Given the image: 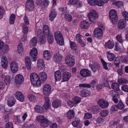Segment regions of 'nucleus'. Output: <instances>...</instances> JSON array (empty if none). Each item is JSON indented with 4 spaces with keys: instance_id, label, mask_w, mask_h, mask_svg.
<instances>
[{
    "instance_id": "4c0bfd02",
    "label": "nucleus",
    "mask_w": 128,
    "mask_h": 128,
    "mask_svg": "<svg viewBox=\"0 0 128 128\" xmlns=\"http://www.w3.org/2000/svg\"><path fill=\"white\" fill-rule=\"evenodd\" d=\"M112 92L114 94L112 100L115 103H116L118 102V100L117 98L118 95V93L114 90H112Z\"/></svg>"
},
{
    "instance_id": "a18cd8bd",
    "label": "nucleus",
    "mask_w": 128,
    "mask_h": 128,
    "mask_svg": "<svg viewBox=\"0 0 128 128\" xmlns=\"http://www.w3.org/2000/svg\"><path fill=\"white\" fill-rule=\"evenodd\" d=\"M4 76L5 77L4 79V81L5 84L7 85L9 84L10 81V78L8 75L6 73H5L4 74Z\"/></svg>"
},
{
    "instance_id": "79ce46f5",
    "label": "nucleus",
    "mask_w": 128,
    "mask_h": 128,
    "mask_svg": "<svg viewBox=\"0 0 128 128\" xmlns=\"http://www.w3.org/2000/svg\"><path fill=\"white\" fill-rule=\"evenodd\" d=\"M112 88L114 90L117 91H118L120 90L119 85L116 83H114L112 85Z\"/></svg>"
},
{
    "instance_id": "b1692460",
    "label": "nucleus",
    "mask_w": 128,
    "mask_h": 128,
    "mask_svg": "<svg viewBox=\"0 0 128 128\" xmlns=\"http://www.w3.org/2000/svg\"><path fill=\"white\" fill-rule=\"evenodd\" d=\"M43 55L44 58L46 60H49L51 58V53L48 50H44L43 52Z\"/></svg>"
},
{
    "instance_id": "69168bd1",
    "label": "nucleus",
    "mask_w": 128,
    "mask_h": 128,
    "mask_svg": "<svg viewBox=\"0 0 128 128\" xmlns=\"http://www.w3.org/2000/svg\"><path fill=\"white\" fill-rule=\"evenodd\" d=\"M28 97L30 102L32 101V90H29L28 92Z\"/></svg>"
},
{
    "instance_id": "f03ea898",
    "label": "nucleus",
    "mask_w": 128,
    "mask_h": 128,
    "mask_svg": "<svg viewBox=\"0 0 128 128\" xmlns=\"http://www.w3.org/2000/svg\"><path fill=\"white\" fill-rule=\"evenodd\" d=\"M54 37L57 43L61 46L63 45L64 44L63 36L61 32L57 31L54 33Z\"/></svg>"
},
{
    "instance_id": "de8ad7c7",
    "label": "nucleus",
    "mask_w": 128,
    "mask_h": 128,
    "mask_svg": "<svg viewBox=\"0 0 128 128\" xmlns=\"http://www.w3.org/2000/svg\"><path fill=\"white\" fill-rule=\"evenodd\" d=\"M18 51L20 54H22L24 51V49L22 47V43H20L18 46Z\"/></svg>"
},
{
    "instance_id": "49530a36",
    "label": "nucleus",
    "mask_w": 128,
    "mask_h": 128,
    "mask_svg": "<svg viewBox=\"0 0 128 128\" xmlns=\"http://www.w3.org/2000/svg\"><path fill=\"white\" fill-rule=\"evenodd\" d=\"M128 80L124 78L119 79L118 80V82L120 84H123L127 83Z\"/></svg>"
},
{
    "instance_id": "ea45409f",
    "label": "nucleus",
    "mask_w": 128,
    "mask_h": 128,
    "mask_svg": "<svg viewBox=\"0 0 128 128\" xmlns=\"http://www.w3.org/2000/svg\"><path fill=\"white\" fill-rule=\"evenodd\" d=\"M16 18V16L14 14H12L10 18L9 23L11 24H12L14 23V22Z\"/></svg>"
},
{
    "instance_id": "0eeeda50",
    "label": "nucleus",
    "mask_w": 128,
    "mask_h": 128,
    "mask_svg": "<svg viewBox=\"0 0 128 128\" xmlns=\"http://www.w3.org/2000/svg\"><path fill=\"white\" fill-rule=\"evenodd\" d=\"M51 90L52 88L50 84H45L43 88V94L45 95L48 96L51 93Z\"/></svg>"
},
{
    "instance_id": "e433bc0d",
    "label": "nucleus",
    "mask_w": 128,
    "mask_h": 128,
    "mask_svg": "<svg viewBox=\"0 0 128 128\" xmlns=\"http://www.w3.org/2000/svg\"><path fill=\"white\" fill-rule=\"evenodd\" d=\"M61 105V102L59 100H55L53 101L52 103V106L55 108H57L60 106Z\"/></svg>"
},
{
    "instance_id": "412c9836",
    "label": "nucleus",
    "mask_w": 128,
    "mask_h": 128,
    "mask_svg": "<svg viewBox=\"0 0 128 128\" xmlns=\"http://www.w3.org/2000/svg\"><path fill=\"white\" fill-rule=\"evenodd\" d=\"M126 25V21L124 19H122L119 20L118 23V27L120 29L124 28Z\"/></svg>"
},
{
    "instance_id": "aec40b11",
    "label": "nucleus",
    "mask_w": 128,
    "mask_h": 128,
    "mask_svg": "<svg viewBox=\"0 0 128 128\" xmlns=\"http://www.w3.org/2000/svg\"><path fill=\"white\" fill-rule=\"evenodd\" d=\"M8 61L7 58L5 56H3L1 60V65L4 68H6L8 66Z\"/></svg>"
},
{
    "instance_id": "c9c22d12",
    "label": "nucleus",
    "mask_w": 128,
    "mask_h": 128,
    "mask_svg": "<svg viewBox=\"0 0 128 128\" xmlns=\"http://www.w3.org/2000/svg\"><path fill=\"white\" fill-rule=\"evenodd\" d=\"M89 112H97L99 111V108L98 106H94L88 109Z\"/></svg>"
},
{
    "instance_id": "2eb2a0df",
    "label": "nucleus",
    "mask_w": 128,
    "mask_h": 128,
    "mask_svg": "<svg viewBox=\"0 0 128 128\" xmlns=\"http://www.w3.org/2000/svg\"><path fill=\"white\" fill-rule=\"evenodd\" d=\"M62 58V55L58 52L55 54L53 56L54 60L56 62L59 63L61 62Z\"/></svg>"
},
{
    "instance_id": "0e129e2a",
    "label": "nucleus",
    "mask_w": 128,
    "mask_h": 128,
    "mask_svg": "<svg viewBox=\"0 0 128 128\" xmlns=\"http://www.w3.org/2000/svg\"><path fill=\"white\" fill-rule=\"evenodd\" d=\"M96 5L99 6H102L104 5L102 0H96Z\"/></svg>"
},
{
    "instance_id": "39448f33",
    "label": "nucleus",
    "mask_w": 128,
    "mask_h": 128,
    "mask_svg": "<svg viewBox=\"0 0 128 128\" xmlns=\"http://www.w3.org/2000/svg\"><path fill=\"white\" fill-rule=\"evenodd\" d=\"M65 62L68 66H74L75 63L74 57L70 55H68L66 57Z\"/></svg>"
},
{
    "instance_id": "6e6d98bb",
    "label": "nucleus",
    "mask_w": 128,
    "mask_h": 128,
    "mask_svg": "<svg viewBox=\"0 0 128 128\" xmlns=\"http://www.w3.org/2000/svg\"><path fill=\"white\" fill-rule=\"evenodd\" d=\"M70 45L72 49L75 50H76L77 48V45L74 42H72L70 41Z\"/></svg>"
},
{
    "instance_id": "680f3d73",
    "label": "nucleus",
    "mask_w": 128,
    "mask_h": 128,
    "mask_svg": "<svg viewBox=\"0 0 128 128\" xmlns=\"http://www.w3.org/2000/svg\"><path fill=\"white\" fill-rule=\"evenodd\" d=\"M28 32V29L27 26L26 25H24L23 26L22 32L25 34H27Z\"/></svg>"
},
{
    "instance_id": "6e6552de",
    "label": "nucleus",
    "mask_w": 128,
    "mask_h": 128,
    "mask_svg": "<svg viewBox=\"0 0 128 128\" xmlns=\"http://www.w3.org/2000/svg\"><path fill=\"white\" fill-rule=\"evenodd\" d=\"M68 4L72 5L76 8H80L82 6V2L79 0H70Z\"/></svg>"
},
{
    "instance_id": "72a5a7b5",
    "label": "nucleus",
    "mask_w": 128,
    "mask_h": 128,
    "mask_svg": "<svg viewBox=\"0 0 128 128\" xmlns=\"http://www.w3.org/2000/svg\"><path fill=\"white\" fill-rule=\"evenodd\" d=\"M90 94V92L86 90H84L80 92V95L81 96H88Z\"/></svg>"
},
{
    "instance_id": "a211bd4d",
    "label": "nucleus",
    "mask_w": 128,
    "mask_h": 128,
    "mask_svg": "<svg viewBox=\"0 0 128 128\" xmlns=\"http://www.w3.org/2000/svg\"><path fill=\"white\" fill-rule=\"evenodd\" d=\"M82 36L79 34H77L76 36V41L79 42L83 47L85 46L86 45V43L83 41L81 39Z\"/></svg>"
},
{
    "instance_id": "4d7b16f0",
    "label": "nucleus",
    "mask_w": 128,
    "mask_h": 128,
    "mask_svg": "<svg viewBox=\"0 0 128 128\" xmlns=\"http://www.w3.org/2000/svg\"><path fill=\"white\" fill-rule=\"evenodd\" d=\"M118 110H122L124 108V104L121 102L120 101L117 105Z\"/></svg>"
},
{
    "instance_id": "dca6fc26",
    "label": "nucleus",
    "mask_w": 128,
    "mask_h": 128,
    "mask_svg": "<svg viewBox=\"0 0 128 128\" xmlns=\"http://www.w3.org/2000/svg\"><path fill=\"white\" fill-rule=\"evenodd\" d=\"M72 124L74 127H76V128H81L83 124L78 118H76L75 120L72 122Z\"/></svg>"
},
{
    "instance_id": "ddd939ff",
    "label": "nucleus",
    "mask_w": 128,
    "mask_h": 128,
    "mask_svg": "<svg viewBox=\"0 0 128 128\" xmlns=\"http://www.w3.org/2000/svg\"><path fill=\"white\" fill-rule=\"evenodd\" d=\"M14 96L20 102H23L24 100V96L22 93L21 92H16L14 94Z\"/></svg>"
},
{
    "instance_id": "20e7f679",
    "label": "nucleus",
    "mask_w": 128,
    "mask_h": 128,
    "mask_svg": "<svg viewBox=\"0 0 128 128\" xmlns=\"http://www.w3.org/2000/svg\"><path fill=\"white\" fill-rule=\"evenodd\" d=\"M109 17L111 21L113 23L116 22L118 20V16L116 11L114 9H112L110 11Z\"/></svg>"
},
{
    "instance_id": "864d4df0",
    "label": "nucleus",
    "mask_w": 128,
    "mask_h": 128,
    "mask_svg": "<svg viewBox=\"0 0 128 128\" xmlns=\"http://www.w3.org/2000/svg\"><path fill=\"white\" fill-rule=\"evenodd\" d=\"M66 116L70 120L74 118L75 116L74 112H66Z\"/></svg>"
},
{
    "instance_id": "774afa93",
    "label": "nucleus",
    "mask_w": 128,
    "mask_h": 128,
    "mask_svg": "<svg viewBox=\"0 0 128 128\" xmlns=\"http://www.w3.org/2000/svg\"><path fill=\"white\" fill-rule=\"evenodd\" d=\"M121 88L122 90L126 92H128V86L127 85H124L122 86Z\"/></svg>"
},
{
    "instance_id": "9d476101",
    "label": "nucleus",
    "mask_w": 128,
    "mask_h": 128,
    "mask_svg": "<svg viewBox=\"0 0 128 128\" xmlns=\"http://www.w3.org/2000/svg\"><path fill=\"white\" fill-rule=\"evenodd\" d=\"M94 33L95 36L100 38L103 36V31L100 28H95L94 30Z\"/></svg>"
},
{
    "instance_id": "5fc2aeb1",
    "label": "nucleus",
    "mask_w": 128,
    "mask_h": 128,
    "mask_svg": "<svg viewBox=\"0 0 128 128\" xmlns=\"http://www.w3.org/2000/svg\"><path fill=\"white\" fill-rule=\"evenodd\" d=\"M120 58V56H118L114 60V63L116 66H118L120 64L121 61Z\"/></svg>"
},
{
    "instance_id": "4468645a",
    "label": "nucleus",
    "mask_w": 128,
    "mask_h": 128,
    "mask_svg": "<svg viewBox=\"0 0 128 128\" xmlns=\"http://www.w3.org/2000/svg\"><path fill=\"white\" fill-rule=\"evenodd\" d=\"M10 68L12 72L16 73L18 71V64L15 62H12L10 64Z\"/></svg>"
},
{
    "instance_id": "8fccbe9b",
    "label": "nucleus",
    "mask_w": 128,
    "mask_h": 128,
    "mask_svg": "<svg viewBox=\"0 0 128 128\" xmlns=\"http://www.w3.org/2000/svg\"><path fill=\"white\" fill-rule=\"evenodd\" d=\"M120 60L122 62L124 63L128 64V56H120Z\"/></svg>"
},
{
    "instance_id": "37998d69",
    "label": "nucleus",
    "mask_w": 128,
    "mask_h": 128,
    "mask_svg": "<svg viewBox=\"0 0 128 128\" xmlns=\"http://www.w3.org/2000/svg\"><path fill=\"white\" fill-rule=\"evenodd\" d=\"M112 4L119 8H120L123 6V3L120 1L114 2H113Z\"/></svg>"
},
{
    "instance_id": "5701e85b",
    "label": "nucleus",
    "mask_w": 128,
    "mask_h": 128,
    "mask_svg": "<svg viewBox=\"0 0 128 128\" xmlns=\"http://www.w3.org/2000/svg\"><path fill=\"white\" fill-rule=\"evenodd\" d=\"M114 44V42L109 40L106 43L105 46L106 48L112 49L113 48Z\"/></svg>"
},
{
    "instance_id": "1a4fd4ad",
    "label": "nucleus",
    "mask_w": 128,
    "mask_h": 128,
    "mask_svg": "<svg viewBox=\"0 0 128 128\" xmlns=\"http://www.w3.org/2000/svg\"><path fill=\"white\" fill-rule=\"evenodd\" d=\"M98 104L101 108H107L109 105L108 101L104 99L99 100L98 102Z\"/></svg>"
},
{
    "instance_id": "f8f14e48",
    "label": "nucleus",
    "mask_w": 128,
    "mask_h": 128,
    "mask_svg": "<svg viewBox=\"0 0 128 128\" xmlns=\"http://www.w3.org/2000/svg\"><path fill=\"white\" fill-rule=\"evenodd\" d=\"M45 65L43 59H39L37 60V67L40 70H42L45 69Z\"/></svg>"
},
{
    "instance_id": "473e14b6",
    "label": "nucleus",
    "mask_w": 128,
    "mask_h": 128,
    "mask_svg": "<svg viewBox=\"0 0 128 128\" xmlns=\"http://www.w3.org/2000/svg\"><path fill=\"white\" fill-rule=\"evenodd\" d=\"M49 27L48 25L44 24L43 27V33L45 35L50 34Z\"/></svg>"
},
{
    "instance_id": "338daca9",
    "label": "nucleus",
    "mask_w": 128,
    "mask_h": 128,
    "mask_svg": "<svg viewBox=\"0 0 128 128\" xmlns=\"http://www.w3.org/2000/svg\"><path fill=\"white\" fill-rule=\"evenodd\" d=\"M123 66L122 65L120 66V68L118 69L117 70L118 74L119 75L122 76L123 74Z\"/></svg>"
},
{
    "instance_id": "c756f323",
    "label": "nucleus",
    "mask_w": 128,
    "mask_h": 128,
    "mask_svg": "<svg viewBox=\"0 0 128 128\" xmlns=\"http://www.w3.org/2000/svg\"><path fill=\"white\" fill-rule=\"evenodd\" d=\"M32 0H28L26 2V9L29 11L32 9Z\"/></svg>"
},
{
    "instance_id": "c85d7f7f",
    "label": "nucleus",
    "mask_w": 128,
    "mask_h": 128,
    "mask_svg": "<svg viewBox=\"0 0 128 128\" xmlns=\"http://www.w3.org/2000/svg\"><path fill=\"white\" fill-rule=\"evenodd\" d=\"M62 74L58 70L55 72L54 74L55 79L56 81H59L62 78Z\"/></svg>"
},
{
    "instance_id": "bf43d9fd",
    "label": "nucleus",
    "mask_w": 128,
    "mask_h": 128,
    "mask_svg": "<svg viewBox=\"0 0 128 128\" xmlns=\"http://www.w3.org/2000/svg\"><path fill=\"white\" fill-rule=\"evenodd\" d=\"M116 40L120 43H122L124 40L122 39L121 35H118L116 36Z\"/></svg>"
},
{
    "instance_id": "423d86ee",
    "label": "nucleus",
    "mask_w": 128,
    "mask_h": 128,
    "mask_svg": "<svg viewBox=\"0 0 128 128\" xmlns=\"http://www.w3.org/2000/svg\"><path fill=\"white\" fill-rule=\"evenodd\" d=\"M80 74L82 76L86 77L91 76L92 75V72L90 70L84 68L81 70Z\"/></svg>"
},
{
    "instance_id": "a19ab883",
    "label": "nucleus",
    "mask_w": 128,
    "mask_h": 128,
    "mask_svg": "<svg viewBox=\"0 0 128 128\" xmlns=\"http://www.w3.org/2000/svg\"><path fill=\"white\" fill-rule=\"evenodd\" d=\"M50 124L49 121L48 119H47L44 122H41L40 126L42 127L45 128L48 126Z\"/></svg>"
},
{
    "instance_id": "13d9d810",
    "label": "nucleus",
    "mask_w": 128,
    "mask_h": 128,
    "mask_svg": "<svg viewBox=\"0 0 128 128\" xmlns=\"http://www.w3.org/2000/svg\"><path fill=\"white\" fill-rule=\"evenodd\" d=\"M104 120V117L101 116H99L96 120V122L99 124L102 123Z\"/></svg>"
},
{
    "instance_id": "bb28decb",
    "label": "nucleus",
    "mask_w": 128,
    "mask_h": 128,
    "mask_svg": "<svg viewBox=\"0 0 128 128\" xmlns=\"http://www.w3.org/2000/svg\"><path fill=\"white\" fill-rule=\"evenodd\" d=\"M32 61H35L37 60L38 52L37 48H32Z\"/></svg>"
},
{
    "instance_id": "c03bdc74",
    "label": "nucleus",
    "mask_w": 128,
    "mask_h": 128,
    "mask_svg": "<svg viewBox=\"0 0 128 128\" xmlns=\"http://www.w3.org/2000/svg\"><path fill=\"white\" fill-rule=\"evenodd\" d=\"M36 119L38 122H44L47 119L44 116L42 115L38 116L37 117Z\"/></svg>"
},
{
    "instance_id": "f257e3e1",
    "label": "nucleus",
    "mask_w": 128,
    "mask_h": 128,
    "mask_svg": "<svg viewBox=\"0 0 128 128\" xmlns=\"http://www.w3.org/2000/svg\"><path fill=\"white\" fill-rule=\"evenodd\" d=\"M59 11L61 12L62 16H63L66 20L68 22H70L72 19V16L68 14L66 8L61 7L59 8Z\"/></svg>"
},
{
    "instance_id": "f704fd0d",
    "label": "nucleus",
    "mask_w": 128,
    "mask_h": 128,
    "mask_svg": "<svg viewBox=\"0 0 128 128\" xmlns=\"http://www.w3.org/2000/svg\"><path fill=\"white\" fill-rule=\"evenodd\" d=\"M46 102L44 105V107L46 109H48L51 106V104L48 98H45Z\"/></svg>"
},
{
    "instance_id": "e2e57ef3",
    "label": "nucleus",
    "mask_w": 128,
    "mask_h": 128,
    "mask_svg": "<svg viewBox=\"0 0 128 128\" xmlns=\"http://www.w3.org/2000/svg\"><path fill=\"white\" fill-rule=\"evenodd\" d=\"M101 60L104 68L106 70H108V68L107 66V63L106 62L102 59H101Z\"/></svg>"
},
{
    "instance_id": "2f4dec72",
    "label": "nucleus",
    "mask_w": 128,
    "mask_h": 128,
    "mask_svg": "<svg viewBox=\"0 0 128 128\" xmlns=\"http://www.w3.org/2000/svg\"><path fill=\"white\" fill-rule=\"evenodd\" d=\"M81 27L84 29H86L88 28L90 24L86 20H84L81 23Z\"/></svg>"
},
{
    "instance_id": "603ef678",
    "label": "nucleus",
    "mask_w": 128,
    "mask_h": 128,
    "mask_svg": "<svg viewBox=\"0 0 128 128\" xmlns=\"http://www.w3.org/2000/svg\"><path fill=\"white\" fill-rule=\"evenodd\" d=\"M81 100L80 97L77 96H76L72 99V101L74 102L75 104H77L80 102Z\"/></svg>"
},
{
    "instance_id": "052dcab7",
    "label": "nucleus",
    "mask_w": 128,
    "mask_h": 128,
    "mask_svg": "<svg viewBox=\"0 0 128 128\" xmlns=\"http://www.w3.org/2000/svg\"><path fill=\"white\" fill-rule=\"evenodd\" d=\"M123 16L125 18V20L126 21H128V12L124 11L122 13Z\"/></svg>"
},
{
    "instance_id": "a878e982",
    "label": "nucleus",
    "mask_w": 128,
    "mask_h": 128,
    "mask_svg": "<svg viewBox=\"0 0 128 128\" xmlns=\"http://www.w3.org/2000/svg\"><path fill=\"white\" fill-rule=\"evenodd\" d=\"M107 53L106 56L108 60L110 61L113 60L116 57V55L110 52H108Z\"/></svg>"
},
{
    "instance_id": "09e8293b",
    "label": "nucleus",
    "mask_w": 128,
    "mask_h": 128,
    "mask_svg": "<svg viewBox=\"0 0 128 128\" xmlns=\"http://www.w3.org/2000/svg\"><path fill=\"white\" fill-rule=\"evenodd\" d=\"M46 35L43 36L41 38H40L39 41L40 44H43L46 42Z\"/></svg>"
},
{
    "instance_id": "3c124183",
    "label": "nucleus",
    "mask_w": 128,
    "mask_h": 128,
    "mask_svg": "<svg viewBox=\"0 0 128 128\" xmlns=\"http://www.w3.org/2000/svg\"><path fill=\"white\" fill-rule=\"evenodd\" d=\"M34 109L37 112H43L44 111V109L40 106L36 105L34 107Z\"/></svg>"
},
{
    "instance_id": "7c9ffc66",
    "label": "nucleus",
    "mask_w": 128,
    "mask_h": 128,
    "mask_svg": "<svg viewBox=\"0 0 128 128\" xmlns=\"http://www.w3.org/2000/svg\"><path fill=\"white\" fill-rule=\"evenodd\" d=\"M16 101L14 98L12 97L10 98L8 100L7 104L8 106L12 107L15 104Z\"/></svg>"
},
{
    "instance_id": "393cba45",
    "label": "nucleus",
    "mask_w": 128,
    "mask_h": 128,
    "mask_svg": "<svg viewBox=\"0 0 128 128\" xmlns=\"http://www.w3.org/2000/svg\"><path fill=\"white\" fill-rule=\"evenodd\" d=\"M90 66L94 72L96 71L100 67V65L98 63L94 62L93 64L90 63Z\"/></svg>"
},
{
    "instance_id": "f3484780",
    "label": "nucleus",
    "mask_w": 128,
    "mask_h": 128,
    "mask_svg": "<svg viewBox=\"0 0 128 128\" xmlns=\"http://www.w3.org/2000/svg\"><path fill=\"white\" fill-rule=\"evenodd\" d=\"M39 80H40L41 84L44 82L46 80L47 78V75L46 73L42 72L40 73L39 74Z\"/></svg>"
},
{
    "instance_id": "cd10ccee",
    "label": "nucleus",
    "mask_w": 128,
    "mask_h": 128,
    "mask_svg": "<svg viewBox=\"0 0 128 128\" xmlns=\"http://www.w3.org/2000/svg\"><path fill=\"white\" fill-rule=\"evenodd\" d=\"M57 14V12L54 10H52L49 15L50 20L52 21H53L56 16Z\"/></svg>"
},
{
    "instance_id": "58836bf2",
    "label": "nucleus",
    "mask_w": 128,
    "mask_h": 128,
    "mask_svg": "<svg viewBox=\"0 0 128 128\" xmlns=\"http://www.w3.org/2000/svg\"><path fill=\"white\" fill-rule=\"evenodd\" d=\"M48 39L49 42L50 44H52L53 42L54 37L52 33H50V34H48Z\"/></svg>"
},
{
    "instance_id": "9b49d317",
    "label": "nucleus",
    "mask_w": 128,
    "mask_h": 128,
    "mask_svg": "<svg viewBox=\"0 0 128 128\" xmlns=\"http://www.w3.org/2000/svg\"><path fill=\"white\" fill-rule=\"evenodd\" d=\"M24 81L23 76L20 74L17 75L15 76L14 82L17 84H22Z\"/></svg>"
},
{
    "instance_id": "4be33fe9",
    "label": "nucleus",
    "mask_w": 128,
    "mask_h": 128,
    "mask_svg": "<svg viewBox=\"0 0 128 128\" xmlns=\"http://www.w3.org/2000/svg\"><path fill=\"white\" fill-rule=\"evenodd\" d=\"M98 14L97 12L94 10H92L88 15V18L89 19H90L91 16L94 18H97L98 17Z\"/></svg>"
},
{
    "instance_id": "6ab92c4d",
    "label": "nucleus",
    "mask_w": 128,
    "mask_h": 128,
    "mask_svg": "<svg viewBox=\"0 0 128 128\" xmlns=\"http://www.w3.org/2000/svg\"><path fill=\"white\" fill-rule=\"evenodd\" d=\"M71 76V74L69 72H65L62 74L63 80L64 81H67L70 78Z\"/></svg>"
},
{
    "instance_id": "7ed1b4c3",
    "label": "nucleus",
    "mask_w": 128,
    "mask_h": 128,
    "mask_svg": "<svg viewBox=\"0 0 128 128\" xmlns=\"http://www.w3.org/2000/svg\"><path fill=\"white\" fill-rule=\"evenodd\" d=\"M39 75L35 73H32V86L38 87L41 85L40 80H39Z\"/></svg>"
}]
</instances>
